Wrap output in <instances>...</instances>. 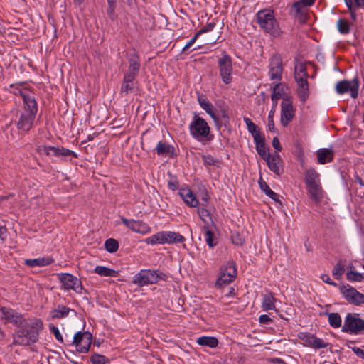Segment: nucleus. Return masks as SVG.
Segmentation results:
<instances>
[{
	"label": "nucleus",
	"instance_id": "nucleus-1",
	"mask_svg": "<svg viewBox=\"0 0 364 364\" xmlns=\"http://www.w3.org/2000/svg\"><path fill=\"white\" fill-rule=\"evenodd\" d=\"M43 328V321L40 318H28L14 331L12 336L13 345L28 346L36 343Z\"/></svg>",
	"mask_w": 364,
	"mask_h": 364
},
{
	"label": "nucleus",
	"instance_id": "nucleus-2",
	"mask_svg": "<svg viewBox=\"0 0 364 364\" xmlns=\"http://www.w3.org/2000/svg\"><path fill=\"white\" fill-rule=\"evenodd\" d=\"M256 21L259 28L273 37L280 36L281 30L274 12L271 9H262L256 14Z\"/></svg>",
	"mask_w": 364,
	"mask_h": 364
},
{
	"label": "nucleus",
	"instance_id": "nucleus-3",
	"mask_svg": "<svg viewBox=\"0 0 364 364\" xmlns=\"http://www.w3.org/2000/svg\"><path fill=\"white\" fill-rule=\"evenodd\" d=\"M189 132L192 137L205 145L214 139L210 133V127L207 122L197 114H195L189 125Z\"/></svg>",
	"mask_w": 364,
	"mask_h": 364
},
{
	"label": "nucleus",
	"instance_id": "nucleus-4",
	"mask_svg": "<svg viewBox=\"0 0 364 364\" xmlns=\"http://www.w3.org/2000/svg\"><path fill=\"white\" fill-rule=\"evenodd\" d=\"M38 112L37 102L23 105V110L19 113L15 124L21 132H28L33 125Z\"/></svg>",
	"mask_w": 364,
	"mask_h": 364
},
{
	"label": "nucleus",
	"instance_id": "nucleus-5",
	"mask_svg": "<svg viewBox=\"0 0 364 364\" xmlns=\"http://www.w3.org/2000/svg\"><path fill=\"white\" fill-rule=\"evenodd\" d=\"M320 175L314 168L307 169L304 173V182L310 198L316 203L323 198V189L320 182Z\"/></svg>",
	"mask_w": 364,
	"mask_h": 364
},
{
	"label": "nucleus",
	"instance_id": "nucleus-6",
	"mask_svg": "<svg viewBox=\"0 0 364 364\" xmlns=\"http://www.w3.org/2000/svg\"><path fill=\"white\" fill-rule=\"evenodd\" d=\"M166 274L159 270L141 269L134 276L132 283L143 287L156 284L159 280H166Z\"/></svg>",
	"mask_w": 364,
	"mask_h": 364
},
{
	"label": "nucleus",
	"instance_id": "nucleus-7",
	"mask_svg": "<svg viewBox=\"0 0 364 364\" xmlns=\"http://www.w3.org/2000/svg\"><path fill=\"white\" fill-rule=\"evenodd\" d=\"M185 237L178 232L161 231L145 239L147 245L177 244L185 242Z\"/></svg>",
	"mask_w": 364,
	"mask_h": 364
},
{
	"label": "nucleus",
	"instance_id": "nucleus-8",
	"mask_svg": "<svg viewBox=\"0 0 364 364\" xmlns=\"http://www.w3.org/2000/svg\"><path fill=\"white\" fill-rule=\"evenodd\" d=\"M341 331L353 335L364 334V320L355 313L347 314Z\"/></svg>",
	"mask_w": 364,
	"mask_h": 364
},
{
	"label": "nucleus",
	"instance_id": "nucleus-9",
	"mask_svg": "<svg viewBox=\"0 0 364 364\" xmlns=\"http://www.w3.org/2000/svg\"><path fill=\"white\" fill-rule=\"evenodd\" d=\"M218 68L222 81L225 85H229L232 81V60L226 51H223L218 59Z\"/></svg>",
	"mask_w": 364,
	"mask_h": 364
},
{
	"label": "nucleus",
	"instance_id": "nucleus-10",
	"mask_svg": "<svg viewBox=\"0 0 364 364\" xmlns=\"http://www.w3.org/2000/svg\"><path fill=\"white\" fill-rule=\"evenodd\" d=\"M56 276L65 290H73L78 294H82L84 287L81 280L77 277L70 273H58Z\"/></svg>",
	"mask_w": 364,
	"mask_h": 364
},
{
	"label": "nucleus",
	"instance_id": "nucleus-11",
	"mask_svg": "<svg viewBox=\"0 0 364 364\" xmlns=\"http://www.w3.org/2000/svg\"><path fill=\"white\" fill-rule=\"evenodd\" d=\"M269 78L275 83L280 84L283 73V63L281 55L278 53L274 54L269 59Z\"/></svg>",
	"mask_w": 364,
	"mask_h": 364
},
{
	"label": "nucleus",
	"instance_id": "nucleus-12",
	"mask_svg": "<svg viewBox=\"0 0 364 364\" xmlns=\"http://www.w3.org/2000/svg\"><path fill=\"white\" fill-rule=\"evenodd\" d=\"M0 312L5 322L12 323L16 328L28 319L23 314L10 307L2 306L0 308Z\"/></svg>",
	"mask_w": 364,
	"mask_h": 364
},
{
	"label": "nucleus",
	"instance_id": "nucleus-13",
	"mask_svg": "<svg viewBox=\"0 0 364 364\" xmlns=\"http://www.w3.org/2000/svg\"><path fill=\"white\" fill-rule=\"evenodd\" d=\"M340 289L348 303L356 306L364 304V294L359 292L356 289L350 285H343Z\"/></svg>",
	"mask_w": 364,
	"mask_h": 364
},
{
	"label": "nucleus",
	"instance_id": "nucleus-14",
	"mask_svg": "<svg viewBox=\"0 0 364 364\" xmlns=\"http://www.w3.org/2000/svg\"><path fill=\"white\" fill-rule=\"evenodd\" d=\"M359 80L355 77L353 80H341L337 82L336 85V90L337 93L342 95L350 92V96L353 98H356L358 95Z\"/></svg>",
	"mask_w": 364,
	"mask_h": 364
},
{
	"label": "nucleus",
	"instance_id": "nucleus-15",
	"mask_svg": "<svg viewBox=\"0 0 364 364\" xmlns=\"http://www.w3.org/2000/svg\"><path fill=\"white\" fill-rule=\"evenodd\" d=\"M295 115V109L292 101L289 97H284L281 104V124L284 127L289 125Z\"/></svg>",
	"mask_w": 364,
	"mask_h": 364
},
{
	"label": "nucleus",
	"instance_id": "nucleus-16",
	"mask_svg": "<svg viewBox=\"0 0 364 364\" xmlns=\"http://www.w3.org/2000/svg\"><path fill=\"white\" fill-rule=\"evenodd\" d=\"M298 337L305 343L306 346L314 349L324 348L330 345V343H326L323 339L307 332H300L298 334Z\"/></svg>",
	"mask_w": 364,
	"mask_h": 364
},
{
	"label": "nucleus",
	"instance_id": "nucleus-17",
	"mask_svg": "<svg viewBox=\"0 0 364 364\" xmlns=\"http://www.w3.org/2000/svg\"><path fill=\"white\" fill-rule=\"evenodd\" d=\"M120 218L122 223L134 232L145 235L151 232V228L142 220L127 219L124 216H121Z\"/></svg>",
	"mask_w": 364,
	"mask_h": 364
},
{
	"label": "nucleus",
	"instance_id": "nucleus-18",
	"mask_svg": "<svg viewBox=\"0 0 364 364\" xmlns=\"http://www.w3.org/2000/svg\"><path fill=\"white\" fill-rule=\"evenodd\" d=\"M38 149L43 150L47 156L53 155L56 157H66L73 156L75 158L78 157L75 152L63 146L55 147L52 146H43L42 147L40 146Z\"/></svg>",
	"mask_w": 364,
	"mask_h": 364
},
{
	"label": "nucleus",
	"instance_id": "nucleus-19",
	"mask_svg": "<svg viewBox=\"0 0 364 364\" xmlns=\"http://www.w3.org/2000/svg\"><path fill=\"white\" fill-rule=\"evenodd\" d=\"M23 85V82L19 84H11L10 85L11 92L15 95H20L23 102V105L36 102L34 94L26 88L21 89L19 87Z\"/></svg>",
	"mask_w": 364,
	"mask_h": 364
},
{
	"label": "nucleus",
	"instance_id": "nucleus-20",
	"mask_svg": "<svg viewBox=\"0 0 364 364\" xmlns=\"http://www.w3.org/2000/svg\"><path fill=\"white\" fill-rule=\"evenodd\" d=\"M264 161H266L269 168L277 176H279L283 173L282 160L277 152H275Z\"/></svg>",
	"mask_w": 364,
	"mask_h": 364
},
{
	"label": "nucleus",
	"instance_id": "nucleus-21",
	"mask_svg": "<svg viewBox=\"0 0 364 364\" xmlns=\"http://www.w3.org/2000/svg\"><path fill=\"white\" fill-rule=\"evenodd\" d=\"M178 194L184 203L189 207L196 208L199 205L198 199H197L196 196L190 188H180Z\"/></svg>",
	"mask_w": 364,
	"mask_h": 364
},
{
	"label": "nucleus",
	"instance_id": "nucleus-22",
	"mask_svg": "<svg viewBox=\"0 0 364 364\" xmlns=\"http://www.w3.org/2000/svg\"><path fill=\"white\" fill-rule=\"evenodd\" d=\"M297 83V95L299 99L302 102H306L309 95V84L307 78H301L298 77V79L295 80Z\"/></svg>",
	"mask_w": 364,
	"mask_h": 364
},
{
	"label": "nucleus",
	"instance_id": "nucleus-23",
	"mask_svg": "<svg viewBox=\"0 0 364 364\" xmlns=\"http://www.w3.org/2000/svg\"><path fill=\"white\" fill-rule=\"evenodd\" d=\"M55 262L51 257H39L36 259H28L25 260V264L29 267H45Z\"/></svg>",
	"mask_w": 364,
	"mask_h": 364
},
{
	"label": "nucleus",
	"instance_id": "nucleus-24",
	"mask_svg": "<svg viewBox=\"0 0 364 364\" xmlns=\"http://www.w3.org/2000/svg\"><path fill=\"white\" fill-rule=\"evenodd\" d=\"M136 79L124 75L123 81L120 88V94L122 96H126L129 93L134 92V80Z\"/></svg>",
	"mask_w": 364,
	"mask_h": 364
},
{
	"label": "nucleus",
	"instance_id": "nucleus-25",
	"mask_svg": "<svg viewBox=\"0 0 364 364\" xmlns=\"http://www.w3.org/2000/svg\"><path fill=\"white\" fill-rule=\"evenodd\" d=\"M333 151L329 149H321L317 151L318 162L324 164L331 162L333 159Z\"/></svg>",
	"mask_w": 364,
	"mask_h": 364
},
{
	"label": "nucleus",
	"instance_id": "nucleus-26",
	"mask_svg": "<svg viewBox=\"0 0 364 364\" xmlns=\"http://www.w3.org/2000/svg\"><path fill=\"white\" fill-rule=\"evenodd\" d=\"M254 141L255 143L256 150L258 154L260 156V157L264 160L268 159L269 156H270L271 155L269 153L267 152L264 137L263 136Z\"/></svg>",
	"mask_w": 364,
	"mask_h": 364
},
{
	"label": "nucleus",
	"instance_id": "nucleus-27",
	"mask_svg": "<svg viewBox=\"0 0 364 364\" xmlns=\"http://www.w3.org/2000/svg\"><path fill=\"white\" fill-rule=\"evenodd\" d=\"M217 129L219 130L223 126L225 128L230 126V117L228 112L225 109L221 110L220 117L216 115V118L213 119Z\"/></svg>",
	"mask_w": 364,
	"mask_h": 364
},
{
	"label": "nucleus",
	"instance_id": "nucleus-28",
	"mask_svg": "<svg viewBox=\"0 0 364 364\" xmlns=\"http://www.w3.org/2000/svg\"><path fill=\"white\" fill-rule=\"evenodd\" d=\"M155 150L159 156H166L168 154H173L174 148L173 146L160 141L157 144Z\"/></svg>",
	"mask_w": 364,
	"mask_h": 364
},
{
	"label": "nucleus",
	"instance_id": "nucleus-29",
	"mask_svg": "<svg viewBox=\"0 0 364 364\" xmlns=\"http://www.w3.org/2000/svg\"><path fill=\"white\" fill-rule=\"evenodd\" d=\"M258 183L259 186V188L262 191H263L265 194L269 196L270 198L274 200L276 202H279L281 203L280 200H279V195L274 192L268 186V184L262 179V176H260Z\"/></svg>",
	"mask_w": 364,
	"mask_h": 364
},
{
	"label": "nucleus",
	"instance_id": "nucleus-30",
	"mask_svg": "<svg viewBox=\"0 0 364 364\" xmlns=\"http://www.w3.org/2000/svg\"><path fill=\"white\" fill-rule=\"evenodd\" d=\"M276 299L270 292L262 295V307L264 311L274 310L276 306L274 302Z\"/></svg>",
	"mask_w": 364,
	"mask_h": 364
},
{
	"label": "nucleus",
	"instance_id": "nucleus-31",
	"mask_svg": "<svg viewBox=\"0 0 364 364\" xmlns=\"http://www.w3.org/2000/svg\"><path fill=\"white\" fill-rule=\"evenodd\" d=\"M200 107L210 116L212 119L216 118L214 106L206 98L200 96L198 98Z\"/></svg>",
	"mask_w": 364,
	"mask_h": 364
},
{
	"label": "nucleus",
	"instance_id": "nucleus-32",
	"mask_svg": "<svg viewBox=\"0 0 364 364\" xmlns=\"http://www.w3.org/2000/svg\"><path fill=\"white\" fill-rule=\"evenodd\" d=\"M352 26L353 23L345 18H339L336 23L338 32L343 35L348 34Z\"/></svg>",
	"mask_w": 364,
	"mask_h": 364
},
{
	"label": "nucleus",
	"instance_id": "nucleus-33",
	"mask_svg": "<svg viewBox=\"0 0 364 364\" xmlns=\"http://www.w3.org/2000/svg\"><path fill=\"white\" fill-rule=\"evenodd\" d=\"M204 206H198V213L200 218L204 222V225L210 226L213 225V222L212 220L210 212Z\"/></svg>",
	"mask_w": 364,
	"mask_h": 364
},
{
	"label": "nucleus",
	"instance_id": "nucleus-34",
	"mask_svg": "<svg viewBox=\"0 0 364 364\" xmlns=\"http://www.w3.org/2000/svg\"><path fill=\"white\" fill-rule=\"evenodd\" d=\"M220 274H225L226 277L228 278L235 279L237 275V270L235 263L233 262H229L227 264L223 266L220 268Z\"/></svg>",
	"mask_w": 364,
	"mask_h": 364
},
{
	"label": "nucleus",
	"instance_id": "nucleus-35",
	"mask_svg": "<svg viewBox=\"0 0 364 364\" xmlns=\"http://www.w3.org/2000/svg\"><path fill=\"white\" fill-rule=\"evenodd\" d=\"M197 343L202 346L215 348L218 345V341L215 337L201 336L197 339Z\"/></svg>",
	"mask_w": 364,
	"mask_h": 364
},
{
	"label": "nucleus",
	"instance_id": "nucleus-36",
	"mask_svg": "<svg viewBox=\"0 0 364 364\" xmlns=\"http://www.w3.org/2000/svg\"><path fill=\"white\" fill-rule=\"evenodd\" d=\"M70 311V309L65 306H58V309H53L50 312V317L53 319L55 318H63L66 317L69 312Z\"/></svg>",
	"mask_w": 364,
	"mask_h": 364
},
{
	"label": "nucleus",
	"instance_id": "nucleus-37",
	"mask_svg": "<svg viewBox=\"0 0 364 364\" xmlns=\"http://www.w3.org/2000/svg\"><path fill=\"white\" fill-rule=\"evenodd\" d=\"M94 272L96 274H97L100 276H103V277H116L119 274L118 271H116V270H114V269H112L108 267H103V266H97L95 268Z\"/></svg>",
	"mask_w": 364,
	"mask_h": 364
},
{
	"label": "nucleus",
	"instance_id": "nucleus-38",
	"mask_svg": "<svg viewBox=\"0 0 364 364\" xmlns=\"http://www.w3.org/2000/svg\"><path fill=\"white\" fill-rule=\"evenodd\" d=\"M298 77L301 78H307L308 73L306 71V66L305 63L302 62H298L294 65V77L295 80L298 79Z\"/></svg>",
	"mask_w": 364,
	"mask_h": 364
},
{
	"label": "nucleus",
	"instance_id": "nucleus-39",
	"mask_svg": "<svg viewBox=\"0 0 364 364\" xmlns=\"http://www.w3.org/2000/svg\"><path fill=\"white\" fill-rule=\"evenodd\" d=\"M129 65L141 67L140 58L136 50L132 49L127 53Z\"/></svg>",
	"mask_w": 364,
	"mask_h": 364
},
{
	"label": "nucleus",
	"instance_id": "nucleus-40",
	"mask_svg": "<svg viewBox=\"0 0 364 364\" xmlns=\"http://www.w3.org/2000/svg\"><path fill=\"white\" fill-rule=\"evenodd\" d=\"M328 315V323L330 326L334 328L341 326V317L338 313H326Z\"/></svg>",
	"mask_w": 364,
	"mask_h": 364
},
{
	"label": "nucleus",
	"instance_id": "nucleus-41",
	"mask_svg": "<svg viewBox=\"0 0 364 364\" xmlns=\"http://www.w3.org/2000/svg\"><path fill=\"white\" fill-rule=\"evenodd\" d=\"M92 336L88 332H85V340L79 346L77 351L81 353H87L90 350L92 343Z\"/></svg>",
	"mask_w": 364,
	"mask_h": 364
},
{
	"label": "nucleus",
	"instance_id": "nucleus-42",
	"mask_svg": "<svg viewBox=\"0 0 364 364\" xmlns=\"http://www.w3.org/2000/svg\"><path fill=\"white\" fill-rule=\"evenodd\" d=\"M105 247L107 252L114 253L119 249V242L115 239L109 238L105 241Z\"/></svg>",
	"mask_w": 364,
	"mask_h": 364
},
{
	"label": "nucleus",
	"instance_id": "nucleus-43",
	"mask_svg": "<svg viewBox=\"0 0 364 364\" xmlns=\"http://www.w3.org/2000/svg\"><path fill=\"white\" fill-rule=\"evenodd\" d=\"M90 361L92 364H110V360L107 357L98 353H94Z\"/></svg>",
	"mask_w": 364,
	"mask_h": 364
},
{
	"label": "nucleus",
	"instance_id": "nucleus-44",
	"mask_svg": "<svg viewBox=\"0 0 364 364\" xmlns=\"http://www.w3.org/2000/svg\"><path fill=\"white\" fill-rule=\"evenodd\" d=\"M205 232V239L207 245L210 247H213L216 243H214V235L213 232L210 230V226L204 225L203 227Z\"/></svg>",
	"mask_w": 364,
	"mask_h": 364
},
{
	"label": "nucleus",
	"instance_id": "nucleus-45",
	"mask_svg": "<svg viewBox=\"0 0 364 364\" xmlns=\"http://www.w3.org/2000/svg\"><path fill=\"white\" fill-rule=\"evenodd\" d=\"M346 279L350 282H361L364 276L355 270H350L346 273Z\"/></svg>",
	"mask_w": 364,
	"mask_h": 364
},
{
	"label": "nucleus",
	"instance_id": "nucleus-46",
	"mask_svg": "<svg viewBox=\"0 0 364 364\" xmlns=\"http://www.w3.org/2000/svg\"><path fill=\"white\" fill-rule=\"evenodd\" d=\"M235 279L228 278L226 277L225 274L219 275V277L215 283V286L219 288H223L228 284H230Z\"/></svg>",
	"mask_w": 364,
	"mask_h": 364
},
{
	"label": "nucleus",
	"instance_id": "nucleus-47",
	"mask_svg": "<svg viewBox=\"0 0 364 364\" xmlns=\"http://www.w3.org/2000/svg\"><path fill=\"white\" fill-rule=\"evenodd\" d=\"M279 85L278 83H275L273 87V92L271 95V99L272 101V109L275 110V108L277 105L278 100L282 97V94L279 92H277Z\"/></svg>",
	"mask_w": 364,
	"mask_h": 364
},
{
	"label": "nucleus",
	"instance_id": "nucleus-48",
	"mask_svg": "<svg viewBox=\"0 0 364 364\" xmlns=\"http://www.w3.org/2000/svg\"><path fill=\"white\" fill-rule=\"evenodd\" d=\"M345 4L350 13V18L353 22L357 21V14L355 6H353V0H344Z\"/></svg>",
	"mask_w": 364,
	"mask_h": 364
},
{
	"label": "nucleus",
	"instance_id": "nucleus-49",
	"mask_svg": "<svg viewBox=\"0 0 364 364\" xmlns=\"http://www.w3.org/2000/svg\"><path fill=\"white\" fill-rule=\"evenodd\" d=\"M202 160L205 166H218L220 161L214 156L208 155H203Z\"/></svg>",
	"mask_w": 364,
	"mask_h": 364
},
{
	"label": "nucleus",
	"instance_id": "nucleus-50",
	"mask_svg": "<svg viewBox=\"0 0 364 364\" xmlns=\"http://www.w3.org/2000/svg\"><path fill=\"white\" fill-rule=\"evenodd\" d=\"M344 272V265L341 262H338L332 271V274L336 279H339Z\"/></svg>",
	"mask_w": 364,
	"mask_h": 364
},
{
	"label": "nucleus",
	"instance_id": "nucleus-51",
	"mask_svg": "<svg viewBox=\"0 0 364 364\" xmlns=\"http://www.w3.org/2000/svg\"><path fill=\"white\" fill-rule=\"evenodd\" d=\"M85 332L82 333L80 331H78L75 334L73 340L72 341V344L75 345L77 350H78L79 346L81 345V343H82L83 341L85 340Z\"/></svg>",
	"mask_w": 364,
	"mask_h": 364
},
{
	"label": "nucleus",
	"instance_id": "nucleus-52",
	"mask_svg": "<svg viewBox=\"0 0 364 364\" xmlns=\"http://www.w3.org/2000/svg\"><path fill=\"white\" fill-rule=\"evenodd\" d=\"M140 68L141 67L129 65L127 72L124 73V76L136 79L139 73Z\"/></svg>",
	"mask_w": 364,
	"mask_h": 364
},
{
	"label": "nucleus",
	"instance_id": "nucleus-53",
	"mask_svg": "<svg viewBox=\"0 0 364 364\" xmlns=\"http://www.w3.org/2000/svg\"><path fill=\"white\" fill-rule=\"evenodd\" d=\"M247 129H248L249 132H250L251 134L252 135L254 141L263 137V136H262L260 134L259 129L258 127L256 124H255L254 123L252 124H251L250 127H248Z\"/></svg>",
	"mask_w": 364,
	"mask_h": 364
},
{
	"label": "nucleus",
	"instance_id": "nucleus-54",
	"mask_svg": "<svg viewBox=\"0 0 364 364\" xmlns=\"http://www.w3.org/2000/svg\"><path fill=\"white\" fill-rule=\"evenodd\" d=\"M274 111L275 110H273V109H271L270 112H269V114H268V124H267V127H268V129L270 132H275L277 131L275 127H274Z\"/></svg>",
	"mask_w": 364,
	"mask_h": 364
},
{
	"label": "nucleus",
	"instance_id": "nucleus-55",
	"mask_svg": "<svg viewBox=\"0 0 364 364\" xmlns=\"http://www.w3.org/2000/svg\"><path fill=\"white\" fill-rule=\"evenodd\" d=\"M50 331L54 334L55 338L60 343H63V338L62 335L60 334L58 328L54 325L49 326Z\"/></svg>",
	"mask_w": 364,
	"mask_h": 364
},
{
	"label": "nucleus",
	"instance_id": "nucleus-56",
	"mask_svg": "<svg viewBox=\"0 0 364 364\" xmlns=\"http://www.w3.org/2000/svg\"><path fill=\"white\" fill-rule=\"evenodd\" d=\"M215 27V23L210 22L198 31V35L200 36L205 33L212 31Z\"/></svg>",
	"mask_w": 364,
	"mask_h": 364
},
{
	"label": "nucleus",
	"instance_id": "nucleus-57",
	"mask_svg": "<svg viewBox=\"0 0 364 364\" xmlns=\"http://www.w3.org/2000/svg\"><path fill=\"white\" fill-rule=\"evenodd\" d=\"M210 196L206 189H204V192L202 194L201 202L199 203L200 206L207 207L210 200Z\"/></svg>",
	"mask_w": 364,
	"mask_h": 364
},
{
	"label": "nucleus",
	"instance_id": "nucleus-58",
	"mask_svg": "<svg viewBox=\"0 0 364 364\" xmlns=\"http://www.w3.org/2000/svg\"><path fill=\"white\" fill-rule=\"evenodd\" d=\"M200 35H198V32L193 36V37L183 47L182 52L186 53L196 41L197 38Z\"/></svg>",
	"mask_w": 364,
	"mask_h": 364
},
{
	"label": "nucleus",
	"instance_id": "nucleus-59",
	"mask_svg": "<svg viewBox=\"0 0 364 364\" xmlns=\"http://www.w3.org/2000/svg\"><path fill=\"white\" fill-rule=\"evenodd\" d=\"M292 6L295 11L296 14H302V9L305 6L303 5V4L301 3V1H299L294 2Z\"/></svg>",
	"mask_w": 364,
	"mask_h": 364
},
{
	"label": "nucleus",
	"instance_id": "nucleus-60",
	"mask_svg": "<svg viewBox=\"0 0 364 364\" xmlns=\"http://www.w3.org/2000/svg\"><path fill=\"white\" fill-rule=\"evenodd\" d=\"M8 230L5 226H0V239L4 242L8 237Z\"/></svg>",
	"mask_w": 364,
	"mask_h": 364
},
{
	"label": "nucleus",
	"instance_id": "nucleus-61",
	"mask_svg": "<svg viewBox=\"0 0 364 364\" xmlns=\"http://www.w3.org/2000/svg\"><path fill=\"white\" fill-rule=\"evenodd\" d=\"M259 321L262 324H269L272 322V319L267 314H262L259 318Z\"/></svg>",
	"mask_w": 364,
	"mask_h": 364
},
{
	"label": "nucleus",
	"instance_id": "nucleus-62",
	"mask_svg": "<svg viewBox=\"0 0 364 364\" xmlns=\"http://www.w3.org/2000/svg\"><path fill=\"white\" fill-rule=\"evenodd\" d=\"M321 279H322V281L326 284H328L330 285H332V286H334V287H336L337 286V284L336 282H334L331 278L328 275V274H322L321 276Z\"/></svg>",
	"mask_w": 364,
	"mask_h": 364
},
{
	"label": "nucleus",
	"instance_id": "nucleus-63",
	"mask_svg": "<svg viewBox=\"0 0 364 364\" xmlns=\"http://www.w3.org/2000/svg\"><path fill=\"white\" fill-rule=\"evenodd\" d=\"M352 350L355 353V355L360 358L364 359V350L358 348V347H353Z\"/></svg>",
	"mask_w": 364,
	"mask_h": 364
},
{
	"label": "nucleus",
	"instance_id": "nucleus-64",
	"mask_svg": "<svg viewBox=\"0 0 364 364\" xmlns=\"http://www.w3.org/2000/svg\"><path fill=\"white\" fill-rule=\"evenodd\" d=\"M115 8H116L115 6H108V8H107V14L111 20H114L115 18V14H114Z\"/></svg>",
	"mask_w": 364,
	"mask_h": 364
}]
</instances>
